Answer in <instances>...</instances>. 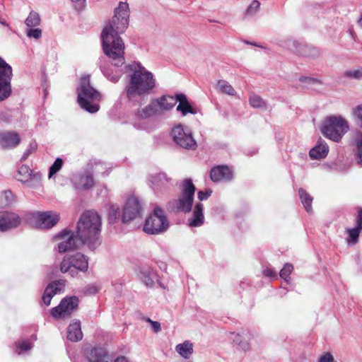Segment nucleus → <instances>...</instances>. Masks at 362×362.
I'll return each instance as SVG.
<instances>
[{"mask_svg":"<svg viewBox=\"0 0 362 362\" xmlns=\"http://www.w3.org/2000/svg\"><path fill=\"white\" fill-rule=\"evenodd\" d=\"M112 19L104 27L101 37L104 53L110 59L115 60V66L124 64V43L119 37L129 25V8L127 2L120 1L115 8Z\"/></svg>","mask_w":362,"mask_h":362,"instance_id":"1","label":"nucleus"},{"mask_svg":"<svg viewBox=\"0 0 362 362\" xmlns=\"http://www.w3.org/2000/svg\"><path fill=\"white\" fill-rule=\"evenodd\" d=\"M101 225L100 216L97 212L91 210L83 212L77 223L78 237L81 239V242L87 243L91 250L100 244Z\"/></svg>","mask_w":362,"mask_h":362,"instance_id":"2","label":"nucleus"},{"mask_svg":"<svg viewBox=\"0 0 362 362\" xmlns=\"http://www.w3.org/2000/svg\"><path fill=\"white\" fill-rule=\"evenodd\" d=\"M153 74L140 64L133 69L129 83L127 87V97L134 100L137 96L148 94L155 87Z\"/></svg>","mask_w":362,"mask_h":362,"instance_id":"3","label":"nucleus"},{"mask_svg":"<svg viewBox=\"0 0 362 362\" xmlns=\"http://www.w3.org/2000/svg\"><path fill=\"white\" fill-rule=\"evenodd\" d=\"M101 99L100 93L90 86L89 76L81 78V87L78 93V102L80 106L90 113H95L99 110V105L93 101Z\"/></svg>","mask_w":362,"mask_h":362,"instance_id":"4","label":"nucleus"},{"mask_svg":"<svg viewBox=\"0 0 362 362\" xmlns=\"http://www.w3.org/2000/svg\"><path fill=\"white\" fill-rule=\"evenodd\" d=\"M88 269V259L81 252L65 255L60 264V271L64 274L69 272L71 277H76L78 271L85 272Z\"/></svg>","mask_w":362,"mask_h":362,"instance_id":"5","label":"nucleus"},{"mask_svg":"<svg viewBox=\"0 0 362 362\" xmlns=\"http://www.w3.org/2000/svg\"><path fill=\"white\" fill-rule=\"evenodd\" d=\"M349 129L348 123L344 118L332 116L327 118L325 122L322 132L327 138L339 142Z\"/></svg>","mask_w":362,"mask_h":362,"instance_id":"6","label":"nucleus"},{"mask_svg":"<svg viewBox=\"0 0 362 362\" xmlns=\"http://www.w3.org/2000/svg\"><path fill=\"white\" fill-rule=\"evenodd\" d=\"M169 226V221L164 211L156 207L146 219L144 231L148 234H158L165 231Z\"/></svg>","mask_w":362,"mask_h":362,"instance_id":"7","label":"nucleus"},{"mask_svg":"<svg viewBox=\"0 0 362 362\" xmlns=\"http://www.w3.org/2000/svg\"><path fill=\"white\" fill-rule=\"evenodd\" d=\"M181 187L180 197L173 202V208L176 211L189 212L192 207L196 188L191 179L185 180Z\"/></svg>","mask_w":362,"mask_h":362,"instance_id":"8","label":"nucleus"},{"mask_svg":"<svg viewBox=\"0 0 362 362\" xmlns=\"http://www.w3.org/2000/svg\"><path fill=\"white\" fill-rule=\"evenodd\" d=\"M59 215L52 211L35 212L28 215L27 221L39 228H50L59 221Z\"/></svg>","mask_w":362,"mask_h":362,"instance_id":"9","label":"nucleus"},{"mask_svg":"<svg viewBox=\"0 0 362 362\" xmlns=\"http://www.w3.org/2000/svg\"><path fill=\"white\" fill-rule=\"evenodd\" d=\"M12 76L11 66L0 57V102L8 98L11 93Z\"/></svg>","mask_w":362,"mask_h":362,"instance_id":"10","label":"nucleus"},{"mask_svg":"<svg viewBox=\"0 0 362 362\" xmlns=\"http://www.w3.org/2000/svg\"><path fill=\"white\" fill-rule=\"evenodd\" d=\"M79 300L78 298L74 296L68 298H63L59 305L52 309L51 313L54 318H68L74 312H76L78 307Z\"/></svg>","mask_w":362,"mask_h":362,"instance_id":"11","label":"nucleus"},{"mask_svg":"<svg viewBox=\"0 0 362 362\" xmlns=\"http://www.w3.org/2000/svg\"><path fill=\"white\" fill-rule=\"evenodd\" d=\"M174 141L183 148L194 150L197 143L191 133L186 132L181 125L174 127L171 132Z\"/></svg>","mask_w":362,"mask_h":362,"instance_id":"12","label":"nucleus"},{"mask_svg":"<svg viewBox=\"0 0 362 362\" xmlns=\"http://www.w3.org/2000/svg\"><path fill=\"white\" fill-rule=\"evenodd\" d=\"M59 236L64 239L58 244L59 252L61 253L76 250L81 245L86 244L82 243V241L81 242V239H79L77 234L74 235L71 230L62 231L59 233Z\"/></svg>","mask_w":362,"mask_h":362,"instance_id":"13","label":"nucleus"},{"mask_svg":"<svg viewBox=\"0 0 362 362\" xmlns=\"http://www.w3.org/2000/svg\"><path fill=\"white\" fill-rule=\"evenodd\" d=\"M141 205L139 199L135 197H129L123 209L122 222L127 223L140 216Z\"/></svg>","mask_w":362,"mask_h":362,"instance_id":"14","label":"nucleus"},{"mask_svg":"<svg viewBox=\"0 0 362 362\" xmlns=\"http://www.w3.org/2000/svg\"><path fill=\"white\" fill-rule=\"evenodd\" d=\"M21 223L20 216L11 211H0V232L17 228Z\"/></svg>","mask_w":362,"mask_h":362,"instance_id":"15","label":"nucleus"},{"mask_svg":"<svg viewBox=\"0 0 362 362\" xmlns=\"http://www.w3.org/2000/svg\"><path fill=\"white\" fill-rule=\"evenodd\" d=\"M233 177V173L227 165H218L210 170V178L214 182L228 181Z\"/></svg>","mask_w":362,"mask_h":362,"instance_id":"16","label":"nucleus"},{"mask_svg":"<svg viewBox=\"0 0 362 362\" xmlns=\"http://www.w3.org/2000/svg\"><path fill=\"white\" fill-rule=\"evenodd\" d=\"M85 356L88 362H109L107 351L102 347H92L86 351Z\"/></svg>","mask_w":362,"mask_h":362,"instance_id":"17","label":"nucleus"},{"mask_svg":"<svg viewBox=\"0 0 362 362\" xmlns=\"http://www.w3.org/2000/svg\"><path fill=\"white\" fill-rule=\"evenodd\" d=\"M21 142L19 134L15 132L0 133V145L4 148H15Z\"/></svg>","mask_w":362,"mask_h":362,"instance_id":"18","label":"nucleus"},{"mask_svg":"<svg viewBox=\"0 0 362 362\" xmlns=\"http://www.w3.org/2000/svg\"><path fill=\"white\" fill-rule=\"evenodd\" d=\"M176 100L179 103L176 110L180 112L183 116H186L189 113L192 115L197 114V110L190 105L185 94H176Z\"/></svg>","mask_w":362,"mask_h":362,"instance_id":"19","label":"nucleus"},{"mask_svg":"<svg viewBox=\"0 0 362 362\" xmlns=\"http://www.w3.org/2000/svg\"><path fill=\"white\" fill-rule=\"evenodd\" d=\"M16 179L21 182H26L28 186H31L30 184V180L40 178L39 175H32V170L28 165H23L18 170L16 175Z\"/></svg>","mask_w":362,"mask_h":362,"instance_id":"20","label":"nucleus"},{"mask_svg":"<svg viewBox=\"0 0 362 362\" xmlns=\"http://www.w3.org/2000/svg\"><path fill=\"white\" fill-rule=\"evenodd\" d=\"M156 101L160 115L165 111L173 109L177 103L176 96L173 97L170 95H163L156 98Z\"/></svg>","mask_w":362,"mask_h":362,"instance_id":"21","label":"nucleus"},{"mask_svg":"<svg viewBox=\"0 0 362 362\" xmlns=\"http://www.w3.org/2000/svg\"><path fill=\"white\" fill-rule=\"evenodd\" d=\"M158 115H160V113L156 99L153 100L149 105L137 110V115L141 119L149 118Z\"/></svg>","mask_w":362,"mask_h":362,"instance_id":"22","label":"nucleus"},{"mask_svg":"<svg viewBox=\"0 0 362 362\" xmlns=\"http://www.w3.org/2000/svg\"><path fill=\"white\" fill-rule=\"evenodd\" d=\"M329 152V147L327 144L320 140L318 144L310 149L309 155L313 159H322L327 156Z\"/></svg>","mask_w":362,"mask_h":362,"instance_id":"23","label":"nucleus"},{"mask_svg":"<svg viewBox=\"0 0 362 362\" xmlns=\"http://www.w3.org/2000/svg\"><path fill=\"white\" fill-rule=\"evenodd\" d=\"M83 338L81 322L76 321L69 325L67 330V339L71 341H78Z\"/></svg>","mask_w":362,"mask_h":362,"instance_id":"24","label":"nucleus"},{"mask_svg":"<svg viewBox=\"0 0 362 362\" xmlns=\"http://www.w3.org/2000/svg\"><path fill=\"white\" fill-rule=\"evenodd\" d=\"M204 206L202 203H197L195 205L194 210L193 211V218L189 221V226L190 227L200 226L204 223V214H203Z\"/></svg>","mask_w":362,"mask_h":362,"instance_id":"25","label":"nucleus"},{"mask_svg":"<svg viewBox=\"0 0 362 362\" xmlns=\"http://www.w3.org/2000/svg\"><path fill=\"white\" fill-rule=\"evenodd\" d=\"M176 351L183 358H189L193 353V344L188 341L177 344L175 347Z\"/></svg>","mask_w":362,"mask_h":362,"instance_id":"26","label":"nucleus"},{"mask_svg":"<svg viewBox=\"0 0 362 362\" xmlns=\"http://www.w3.org/2000/svg\"><path fill=\"white\" fill-rule=\"evenodd\" d=\"M299 196L303 203L305 209L307 212L311 213L313 211L312 202L313 197L303 189L300 188L298 190Z\"/></svg>","mask_w":362,"mask_h":362,"instance_id":"27","label":"nucleus"},{"mask_svg":"<svg viewBox=\"0 0 362 362\" xmlns=\"http://www.w3.org/2000/svg\"><path fill=\"white\" fill-rule=\"evenodd\" d=\"M217 88L221 93L230 96H235L237 93L233 87L225 80L218 81Z\"/></svg>","mask_w":362,"mask_h":362,"instance_id":"28","label":"nucleus"},{"mask_svg":"<svg viewBox=\"0 0 362 362\" xmlns=\"http://www.w3.org/2000/svg\"><path fill=\"white\" fill-rule=\"evenodd\" d=\"M41 18L39 13L35 11H31L25 21V23L28 27H37L40 25Z\"/></svg>","mask_w":362,"mask_h":362,"instance_id":"29","label":"nucleus"},{"mask_svg":"<svg viewBox=\"0 0 362 362\" xmlns=\"http://www.w3.org/2000/svg\"><path fill=\"white\" fill-rule=\"evenodd\" d=\"M354 143L356 147V155L358 159V163H362V132H356Z\"/></svg>","mask_w":362,"mask_h":362,"instance_id":"30","label":"nucleus"},{"mask_svg":"<svg viewBox=\"0 0 362 362\" xmlns=\"http://www.w3.org/2000/svg\"><path fill=\"white\" fill-rule=\"evenodd\" d=\"M361 230L362 228L357 226L354 228L347 229V233L349 237V239H347V241L349 245H355L358 242V238Z\"/></svg>","mask_w":362,"mask_h":362,"instance_id":"31","label":"nucleus"},{"mask_svg":"<svg viewBox=\"0 0 362 362\" xmlns=\"http://www.w3.org/2000/svg\"><path fill=\"white\" fill-rule=\"evenodd\" d=\"M293 52L298 55L302 56H309V49L310 48L308 47L306 45H303L301 43L298 42H293Z\"/></svg>","mask_w":362,"mask_h":362,"instance_id":"32","label":"nucleus"},{"mask_svg":"<svg viewBox=\"0 0 362 362\" xmlns=\"http://www.w3.org/2000/svg\"><path fill=\"white\" fill-rule=\"evenodd\" d=\"M249 103L250 105L255 108L263 107L265 105L263 99L255 93L250 94L249 98Z\"/></svg>","mask_w":362,"mask_h":362,"instance_id":"33","label":"nucleus"},{"mask_svg":"<svg viewBox=\"0 0 362 362\" xmlns=\"http://www.w3.org/2000/svg\"><path fill=\"white\" fill-rule=\"evenodd\" d=\"M14 202V196L11 190H5L1 197V204L2 206H6Z\"/></svg>","mask_w":362,"mask_h":362,"instance_id":"34","label":"nucleus"},{"mask_svg":"<svg viewBox=\"0 0 362 362\" xmlns=\"http://www.w3.org/2000/svg\"><path fill=\"white\" fill-rule=\"evenodd\" d=\"M63 160L60 158H57L52 165L49 168V177H52L56 174L62 167Z\"/></svg>","mask_w":362,"mask_h":362,"instance_id":"35","label":"nucleus"},{"mask_svg":"<svg viewBox=\"0 0 362 362\" xmlns=\"http://www.w3.org/2000/svg\"><path fill=\"white\" fill-rule=\"evenodd\" d=\"M81 182L83 186V188L85 189H88L91 188L94 184V179L91 175H86L81 178Z\"/></svg>","mask_w":362,"mask_h":362,"instance_id":"36","label":"nucleus"},{"mask_svg":"<svg viewBox=\"0 0 362 362\" xmlns=\"http://www.w3.org/2000/svg\"><path fill=\"white\" fill-rule=\"evenodd\" d=\"M293 270V267L291 264L286 263L283 269L280 271L279 275L285 281H288L290 274Z\"/></svg>","mask_w":362,"mask_h":362,"instance_id":"37","label":"nucleus"},{"mask_svg":"<svg viewBox=\"0 0 362 362\" xmlns=\"http://www.w3.org/2000/svg\"><path fill=\"white\" fill-rule=\"evenodd\" d=\"M15 345L17 349H18V351H17L18 354H21L22 351H27L32 348V344L28 340L17 341L15 343Z\"/></svg>","mask_w":362,"mask_h":362,"instance_id":"38","label":"nucleus"},{"mask_svg":"<svg viewBox=\"0 0 362 362\" xmlns=\"http://www.w3.org/2000/svg\"><path fill=\"white\" fill-rule=\"evenodd\" d=\"M47 286H52V290L54 292V294L61 292L65 287L64 280H57L49 284Z\"/></svg>","mask_w":362,"mask_h":362,"instance_id":"39","label":"nucleus"},{"mask_svg":"<svg viewBox=\"0 0 362 362\" xmlns=\"http://www.w3.org/2000/svg\"><path fill=\"white\" fill-rule=\"evenodd\" d=\"M357 124L362 128V105H357L352 110Z\"/></svg>","mask_w":362,"mask_h":362,"instance_id":"40","label":"nucleus"},{"mask_svg":"<svg viewBox=\"0 0 362 362\" xmlns=\"http://www.w3.org/2000/svg\"><path fill=\"white\" fill-rule=\"evenodd\" d=\"M54 292L52 290V286H47L44 291L42 300L46 305H49L51 303L52 297L54 296Z\"/></svg>","mask_w":362,"mask_h":362,"instance_id":"41","label":"nucleus"},{"mask_svg":"<svg viewBox=\"0 0 362 362\" xmlns=\"http://www.w3.org/2000/svg\"><path fill=\"white\" fill-rule=\"evenodd\" d=\"M260 6V3L257 0H254L250 4L247 9L246 10L245 14L247 16H252L255 14Z\"/></svg>","mask_w":362,"mask_h":362,"instance_id":"42","label":"nucleus"},{"mask_svg":"<svg viewBox=\"0 0 362 362\" xmlns=\"http://www.w3.org/2000/svg\"><path fill=\"white\" fill-rule=\"evenodd\" d=\"M26 34L28 37L37 40L42 36V30L40 28H30L27 30Z\"/></svg>","mask_w":362,"mask_h":362,"instance_id":"43","label":"nucleus"},{"mask_svg":"<svg viewBox=\"0 0 362 362\" xmlns=\"http://www.w3.org/2000/svg\"><path fill=\"white\" fill-rule=\"evenodd\" d=\"M344 76L351 78L358 79L362 77V70L347 71L344 73Z\"/></svg>","mask_w":362,"mask_h":362,"instance_id":"44","label":"nucleus"},{"mask_svg":"<svg viewBox=\"0 0 362 362\" xmlns=\"http://www.w3.org/2000/svg\"><path fill=\"white\" fill-rule=\"evenodd\" d=\"M147 322H148L149 323H151V327H152V329H153V331L155 332H158L159 331H160L161 328H160V324L157 322V321H153L151 320L150 318H148L147 319Z\"/></svg>","mask_w":362,"mask_h":362,"instance_id":"45","label":"nucleus"},{"mask_svg":"<svg viewBox=\"0 0 362 362\" xmlns=\"http://www.w3.org/2000/svg\"><path fill=\"white\" fill-rule=\"evenodd\" d=\"M333 360L332 355L330 353H326L320 358L319 362H332Z\"/></svg>","mask_w":362,"mask_h":362,"instance_id":"46","label":"nucleus"},{"mask_svg":"<svg viewBox=\"0 0 362 362\" xmlns=\"http://www.w3.org/2000/svg\"><path fill=\"white\" fill-rule=\"evenodd\" d=\"M211 192V191H199L198 192V198L200 201L206 200L210 196Z\"/></svg>","mask_w":362,"mask_h":362,"instance_id":"47","label":"nucleus"},{"mask_svg":"<svg viewBox=\"0 0 362 362\" xmlns=\"http://www.w3.org/2000/svg\"><path fill=\"white\" fill-rule=\"evenodd\" d=\"M357 227L362 228V208H358V215L356 217Z\"/></svg>","mask_w":362,"mask_h":362,"instance_id":"48","label":"nucleus"},{"mask_svg":"<svg viewBox=\"0 0 362 362\" xmlns=\"http://www.w3.org/2000/svg\"><path fill=\"white\" fill-rule=\"evenodd\" d=\"M267 276L272 277L276 276V273L272 269H266L264 272Z\"/></svg>","mask_w":362,"mask_h":362,"instance_id":"49","label":"nucleus"},{"mask_svg":"<svg viewBox=\"0 0 362 362\" xmlns=\"http://www.w3.org/2000/svg\"><path fill=\"white\" fill-rule=\"evenodd\" d=\"M72 1L76 2L78 4L79 7H83L84 6L86 0H71Z\"/></svg>","mask_w":362,"mask_h":362,"instance_id":"50","label":"nucleus"},{"mask_svg":"<svg viewBox=\"0 0 362 362\" xmlns=\"http://www.w3.org/2000/svg\"><path fill=\"white\" fill-rule=\"evenodd\" d=\"M115 362H128L124 356H120L115 359Z\"/></svg>","mask_w":362,"mask_h":362,"instance_id":"51","label":"nucleus"},{"mask_svg":"<svg viewBox=\"0 0 362 362\" xmlns=\"http://www.w3.org/2000/svg\"><path fill=\"white\" fill-rule=\"evenodd\" d=\"M242 348L245 350L249 348V344L248 343H243L241 345Z\"/></svg>","mask_w":362,"mask_h":362,"instance_id":"52","label":"nucleus"},{"mask_svg":"<svg viewBox=\"0 0 362 362\" xmlns=\"http://www.w3.org/2000/svg\"><path fill=\"white\" fill-rule=\"evenodd\" d=\"M305 79H306V78H305V77L300 78V81H305Z\"/></svg>","mask_w":362,"mask_h":362,"instance_id":"53","label":"nucleus"},{"mask_svg":"<svg viewBox=\"0 0 362 362\" xmlns=\"http://www.w3.org/2000/svg\"><path fill=\"white\" fill-rule=\"evenodd\" d=\"M160 177H164V174L159 175Z\"/></svg>","mask_w":362,"mask_h":362,"instance_id":"54","label":"nucleus"}]
</instances>
